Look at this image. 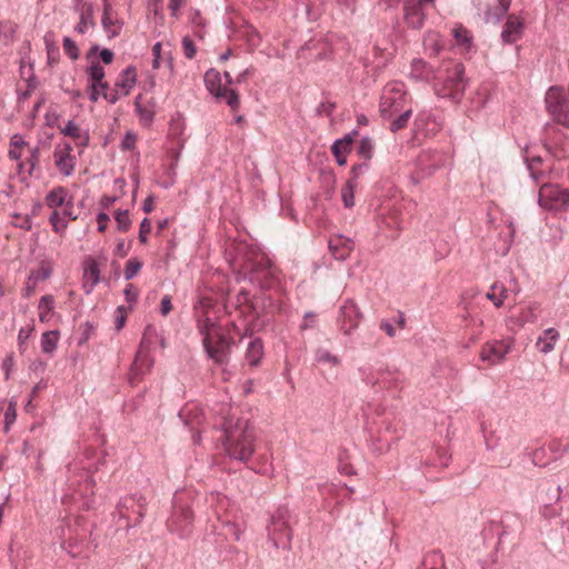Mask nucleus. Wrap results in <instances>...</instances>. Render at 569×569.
I'll use <instances>...</instances> for the list:
<instances>
[{"instance_id":"38","label":"nucleus","mask_w":569,"mask_h":569,"mask_svg":"<svg viewBox=\"0 0 569 569\" xmlns=\"http://www.w3.org/2000/svg\"><path fill=\"white\" fill-rule=\"evenodd\" d=\"M63 50L71 60L79 58V49L76 42L69 37L63 38Z\"/></svg>"},{"instance_id":"14","label":"nucleus","mask_w":569,"mask_h":569,"mask_svg":"<svg viewBox=\"0 0 569 569\" xmlns=\"http://www.w3.org/2000/svg\"><path fill=\"white\" fill-rule=\"evenodd\" d=\"M329 249L337 260H346L355 249V242L351 238L336 234L329 240Z\"/></svg>"},{"instance_id":"31","label":"nucleus","mask_w":569,"mask_h":569,"mask_svg":"<svg viewBox=\"0 0 569 569\" xmlns=\"http://www.w3.org/2000/svg\"><path fill=\"white\" fill-rule=\"evenodd\" d=\"M358 153L365 159L370 160L373 154V141L369 137H363L359 141Z\"/></svg>"},{"instance_id":"24","label":"nucleus","mask_w":569,"mask_h":569,"mask_svg":"<svg viewBox=\"0 0 569 569\" xmlns=\"http://www.w3.org/2000/svg\"><path fill=\"white\" fill-rule=\"evenodd\" d=\"M44 44L47 50L48 64L53 66L59 61L60 51L52 40L50 33L44 36Z\"/></svg>"},{"instance_id":"59","label":"nucleus","mask_w":569,"mask_h":569,"mask_svg":"<svg viewBox=\"0 0 569 569\" xmlns=\"http://www.w3.org/2000/svg\"><path fill=\"white\" fill-rule=\"evenodd\" d=\"M24 146H27V142L24 141L22 136L16 133L11 137L10 147L20 149Z\"/></svg>"},{"instance_id":"56","label":"nucleus","mask_w":569,"mask_h":569,"mask_svg":"<svg viewBox=\"0 0 569 569\" xmlns=\"http://www.w3.org/2000/svg\"><path fill=\"white\" fill-rule=\"evenodd\" d=\"M109 216L104 212H100L97 216V222H98V231L103 232L107 229L108 222H109Z\"/></svg>"},{"instance_id":"52","label":"nucleus","mask_w":569,"mask_h":569,"mask_svg":"<svg viewBox=\"0 0 569 569\" xmlns=\"http://www.w3.org/2000/svg\"><path fill=\"white\" fill-rule=\"evenodd\" d=\"M358 132L355 130L352 131L351 133H348L346 134L342 139H338L336 140L335 142H340V146L343 147V150L345 151H350L351 149V143L353 141V137L357 134Z\"/></svg>"},{"instance_id":"42","label":"nucleus","mask_w":569,"mask_h":569,"mask_svg":"<svg viewBox=\"0 0 569 569\" xmlns=\"http://www.w3.org/2000/svg\"><path fill=\"white\" fill-rule=\"evenodd\" d=\"M49 221L56 232H60L67 227L66 220L56 210L51 213Z\"/></svg>"},{"instance_id":"57","label":"nucleus","mask_w":569,"mask_h":569,"mask_svg":"<svg viewBox=\"0 0 569 569\" xmlns=\"http://www.w3.org/2000/svg\"><path fill=\"white\" fill-rule=\"evenodd\" d=\"M52 308H53V298L48 295L41 297L40 302H39V309L50 311Z\"/></svg>"},{"instance_id":"22","label":"nucleus","mask_w":569,"mask_h":569,"mask_svg":"<svg viewBox=\"0 0 569 569\" xmlns=\"http://www.w3.org/2000/svg\"><path fill=\"white\" fill-rule=\"evenodd\" d=\"M60 333L58 330L47 331L41 337V350L43 353L51 355L56 351Z\"/></svg>"},{"instance_id":"32","label":"nucleus","mask_w":569,"mask_h":569,"mask_svg":"<svg viewBox=\"0 0 569 569\" xmlns=\"http://www.w3.org/2000/svg\"><path fill=\"white\" fill-rule=\"evenodd\" d=\"M315 357L317 362H328L332 366H338L340 363V359L337 356L323 348L317 349Z\"/></svg>"},{"instance_id":"64","label":"nucleus","mask_w":569,"mask_h":569,"mask_svg":"<svg viewBox=\"0 0 569 569\" xmlns=\"http://www.w3.org/2000/svg\"><path fill=\"white\" fill-rule=\"evenodd\" d=\"M380 328L389 336V337H395L396 335V330L393 328V326L388 322V321H382L381 325H380Z\"/></svg>"},{"instance_id":"28","label":"nucleus","mask_w":569,"mask_h":569,"mask_svg":"<svg viewBox=\"0 0 569 569\" xmlns=\"http://www.w3.org/2000/svg\"><path fill=\"white\" fill-rule=\"evenodd\" d=\"M509 7V0H498V4L487 12V19H492L496 22L499 21L507 13Z\"/></svg>"},{"instance_id":"26","label":"nucleus","mask_w":569,"mask_h":569,"mask_svg":"<svg viewBox=\"0 0 569 569\" xmlns=\"http://www.w3.org/2000/svg\"><path fill=\"white\" fill-rule=\"evenodd\" d=\"M86 7H87V10L81 13L80 20L74 28V30L81 34H83L87 31L89 23L91 26L94 24V22L92 20V16H93L92 4H86Z\"/></svg>"},{"instance_id":"44","label":"nucleus","mask_w":569,"mask_h":569,"mask_svg":"<svg viewBox=\"0 0 569 569\" xmlns=\"http://www.w3.org/2000/svg\"><path fill=\"white\" fill-rule=\"evenodd\" d=\"M17 412H16V401L11 400L9 406L4 412V423L6 430H9V427L16 421Z\"/></svg>"},{"instance_id":"4","label":"nucleus","mask_w":569,"mask_h":569,"mask_svg":"<svg viewBox=\"0 0 569 569\" xmlns=\"http://www.w3.org/2000/svg\"><path fill=\"white\" fill-rule=\"evenodd\" d=\"M288 520L289 510L286 507L278 508L271 517L270 525L268 526V536L276 548H290L291 530L288 526Z\"/></svg>"},{"instance_id":"2","label":"nucleus","mask_w":569,"mask_h":569,"mask_svg":"<svg viewBox=\"0 0 569 569\" xmlns=\"http://www.w3.org/2000/svg\"><path fill=\"white\" fill-rule=\"evenodd\" d=\"M440 73L441 81L435 84L436 94L441 98H448L453 102H459L467 87L463 64L453 60L446 61L441 67Z\"/></svg>"},{"instance_id":"36","label":"nucleus","mask_w":569,"mask_h":569,"mask_svg":"<svg viewBox=\"0 0 569 569\" xmlns=\"http://www.w3.org/2000/svg\"><path fill=\"white\" fill-rule=\"evenodd\" d=\"M102 27L106 32L110 34V37H116L119 34L121 24L117 21H113L111 16H102Z\"/></svg>"},{"instance_id":"6","label":"nucleus","mask_w":569,"mask_h":569,"mask_svg":"<svg viewBox=\"0 0 569 569\" xmlns=\"http://www.w3.org/2000/svg\"><path fill=\"white\" fill-rule=\"evenodd\" d=\"M523 160L529 171V176L537 184L548 182L556 177L553 167L547 159L540 156L530 154L528 150L525 151Z\"/></svg>"},{"instance_id":"3","label":"nucleus","mask_w":569,"mask_h":569,"mask_svg":"<svg viewBox=\"0 0 569 569\" xmlns=\"http://www.w3.org/2000/svg\"><path fill=\"white\" fill-rule=\"evenodd\" d=\"M538 203L546 210L566 212L569 210V188L549 181L542 182L538 192Z\"/></svg>"},{"instance_id":"37","label":"nucleus","mask_w":569,"mask_h":569,"mask_svg":"<svg viewBox=\"0 0 569 569\" xmlns=\"http://www.w3.org/2000/svg\"><path fill=\"white\" fill-rule=\"evenodd\" d=\"M141 268L142 263L138 259L128 260L124 268L126 280H131L134 278Z\"/></svg>"},{"instance_id":"15","label":"nucleus","mask_w":569,"mask_h":569,"mask_svg":"<svg viewBox=\"0 0 569 569\" xmlns=\"http://www.w3.org/2000/svg\"><path fill=\"white\" fill-rule=\"evenodd\" d=\"M72 147L70 143H64L62 147H57L54 150L56 166L64 176H70L74 170V158L71 156Z\"/></svg>"},{"instance_id":"30","label":"nucleus","mask_w":569,"mask_h":569,"mask_svg":"<svg viewBox=\"0 0 569 569\" xmlns=\"http://www.w3.org/2000/svg\"><path fill=\"white\" fill-rule=\"evenodd\" d=\"M452 36L455 37L456 41L459 44L465 46L466 49L470 48L472 37L468 29L463 28L462 26H459L452 30Z\"/></svg>"},{"instance_id":"51","label":"nucleus","mask_w":569,"mask_h":569,"mask_svg":"<svg viewBox=\"0 0 569 569\" xmlns=\"http://www.w3.org/2000/svg\"><path fill=\"white\" fill-rule=\"evenodd\" d=\"M136 141H137L136 134L132 132H127L121 142V147L123 150H131L134 148Z\"/></svg>"},{"instance_id":"48","label":"nucleus","mask_w":569,"mask_h":569,"mask_svg":"<svg viewBox=\"0 0 569 569\" xmlns=\"http://www.w3.org/2000/svg\"><path fill=\"white\" fill-rule=\"evenodd\" d=\"M151 231V222L148 218H144L140 223L139 240L142 243L147 242V234Z\"/></svg>"},{"instance_id":"50","label":"nucleus","mask_w":569,"mask_h":569,"mask_svg":"<svg viewBox=\"0 0 569 569\" xmlns=\"http://www.w3.org/2000/svg\"><path fill=\"white\" fill-rule=\"evenodd\" d=\"M126 300L130 303H133L138 299V290L132 283H128L124 288Z\"/></svg>"},{"instance_id":"29","label":"nucleus","mask_w":569,"mask_h":569,"mask_svg":"<svg viewBox=\"0 0 569 569\" xmlns=\"http://www.w3.org/2000/svg\"><path fill=\"white\" fill-rule=\"evenodd\" d=\"M40 160V150L38 147H34L30 150V156L26 159L24 162H19L18 167L19 170H22L24 166H28V173L29 176L32 174L33 170L37 168Z\"/></svg>"},{"instance_id":"19","label":"nucleus","mask_w":569,"mask_h":569,"mask_svg":"<svg viewBox=\"0 0 569 569\" xmlns=\"http://www.w3.org/2000/svg\"><path fill=\"white\" fill-rule=\"evenodd\" d=\"M136 81V69L130 66L121 72L120 79L117 81L116 87L122 90V96H127L129 94L130 90L134 87Z\"/></svg>"},{"instance_id":"45","label":"nucleus","mask_w":569,"mask_h":569,"mask_svg":"<svg viewBox=\"0 0 569 569\" xmlns=\"http://www.w3.org/2000/svg\"><path fill=\"white\" fill-rule=\"evenodd\" d=\"M561 487L560 486H557V487H553V486H549L547 489H546V499H543V501L546 503H551L552 501H558L560 499V496H561Z\"/></svg>"},{"instance_id":"27","label":"nucleus","mask_w":569,"mask_h":569,"mask_svg":"<svg viewBox=\"0 0 569 569\" xmlns=\"http://www.w3.org/2000/svg\"><path fill=\"white\" fill-rule=\"evenodd\" d=\"M355 189L356 182L348 180L341 189V198L346 208H352L355 206Z\"/></svg>"},{"instance_id":"23","label":"nucleus","mask_w":569,"mask_h":569,"mask_svg":"<svg viewBox=\"0 0 569 569\" xmlns=\"http://www.w3.org/2000/svg\"><path fill=\"white\" fill-rule=\"evenodd\" d=\"M508 290L502 283L495 282L490 287V291L487 292L486 298L493 302V305L499 308L503 305L505 299L507 298Z\"/></svg>"},{"instance_id":"12","label":"nucleus","mask_w":569,"mask_h":569,"mask_svg":"<svg viewBox=\"0 0 569 569\" xmlns=\"http://www.w3.org/2000/svg\"><path fill=\"white\" fill-rule=\"evenodd\" d=\"M341 330L345 335H350L358 327L361 318L360 311L353 300H346L340 308Z\"/></svg>"},{"instance_id":"13","label":"nucleus","mask_w":569,"mask_h":569,"mask_svg":"<svg viewBox=\"0 0 569 569\" xmlns=\"http://www.w3.org/2000/svg\"><path fill=\"white\" fill-rule=\"evenodd\" d=\"M209 300L207 298H199L198 305L194 306L197 315V328L202 336V340L206 338H212L211 332L217 333L216 323L207 316L203 308L208 307Z\"/></svg>"},{"instance_id":"33","label":"nucleus","mask_w":569,"mask_h":569,"mask_svg":"<svg viewBox=\"0 0 569 569\" xmlns=\"http://www.w3.org/2000/svg\"><path fill=\"white\" fill-rule=\"evenodd\" d=\"M114 220L117 222L118 229L122 232H126L131 227V220L129 218L128 210H118L114 214Z\"/></svg>"},{"instance_id":"62","label":"nucleus","mask_w":569,"mask_h":569,"mask_svg":"<svg viewBox=\"0 0 569 569\" xmlns=\"http://www.w3.org/2000/svg\"><path fill=\"white\" fill-rule=\"evenodd\" d=\"M117 197L103 196L101 198L100 204L103 209H108L117 201Z\"/></svg>"},{"instance_id":"18","label":"nucleus","mask_w":569,"mask_h":569,"mask_svg":"<svg viewBox=\"0 0 569 569\" xmlns=\"http://www.w3.org/2000/svg\"><path fill=\"white\" fill-rule=\"evenodd\" d=\"M402 94L401 89H392L391 92H386L381 97L380 101V112L383 117H391L393 112L398 111L397 99Z\"/></svg>"},{"instance_id":"25","label":"nucleus","mask_w":569,"mask_h":569,"mask_svg":"<svg viewBox=\"0 0 569 569\" xmlns=\"http://www.w3.org/2000/svg\"><path fill=\"white\" fill-rule=\"evenodd\" d=\"M540 315V306L538 303H530L521 310L520 321L523 323H533Z\"/></svg>"},{"instance_id":"63","label":"nucleus","mask_w":569,"mask_h":569,"mask_svg":"<svg viewBox=\"0 0 569 569\" xmlns=\"http://www.w3.org/2000/svg\"><path fill=\"white\" fill-rule=\"evenodd\" d=\"M50 270L46 268H41L36 272H32V276L36 278V280H44L50 277Z\"/></svg>"},{"instance_id":"21","label":"nucleus","mask_w":569,"mask_h":569,"mask_svg":"<svg viewBox=\"0 0 569 569\" xmlns=\"http://www.w3.org/2000/svg\"><path fill=\"white\" fill-rule=\"evenodd\" d=\"M67 189L63 187H56L53 188L47 196H46V204L49 208H58L66 203V197H67Z\"/></svg>"},{"instance_id":"41","label":"nucleus","mask_w":569,"mask_h":569,"mask_svg":"<svg viewBox=\"0 0 569 569\" xmlns=\"http://www.w3.org/2000/svg\"><path fill=\"white\" fill-rule=\"evenodd\" d=\"M134 500H136V496L123 497L119 500V502L117 505V510L121 518L127 517L124 513V510H129L130 508H132L134 505Z\"/></svg>"},{"instance_id":"46","label":"nucleus","mask_w":569,"mask_h":569,"mask_svg":"<svg viewBox=\"0 0 569 569\" xmlns=\"http://www.w3.org/2000/svg\"><path fill=\"white\" fill-rule=\"evenodd\" d=\"M369 169V163H368V160H365L363 162L361 163H358V164H355L352 166L351 168V178L349 180H352L353 182H356V180L365 172H367Z\"/></svg>"},{"instance_id":"17","label":"nucleus","mask_w":569,"mask_h":569,"mask_svg":"<svg viewBox=\"0 0 569 569\" xmlns=\"http://www.w3.org/2000/svg\"><path fill=\"white\" fill-rule=\"evenodd\" d=\"M560 335L557 329L548 328L538 337L536 347L541 353H549L553 350Z\"/></svg>"},{"instance_id":"5","label":"nucleus","mask_w":569,"mask_h":569,"mask_svg":"<svg viewBox=\"0 0 569 569\" xmlns=\"http://www.w3.org/2000/svg\"><path fill=\"white\" fill-rule=\"evenodd\" d=\"M204 83L207 89L217 99L224 100L232 109L239 106V96L233 89H229L221 83V74L214 69H210L204 74Z\"/></svg>"},{"instance_id":"53","label":"nucleus","mask_w":569,"mask_h":569,"mask_svg":"<svg viewBox=\"0 0 569 569\" xmlns=\"http://www.w3.org/2000/svg\"><path fill=\"white\" fill-rule=\"evenodd\" d=\"M136 496V500H134V503L138 505L139 507V510H138V522L141 521V519L143 518L144 516V509H146V506H147V499L141 496V495H134Z\"/></svg>"},{"instance_id":"35","label":"nucleus","mask_w":569,"mask_h":569,"mask_svg":"<svg viewBox=\"0 0 569 569\" xmlns=\"http://www.w3.org/2000/svg\"><path fill=\"white\" fill-rule=\"evenodd\" d=\"M84 277L90 281V290L99 282L100 270L96 262H91L84 270Z\"/></svg>"},{"instance_id":"7","label":"nucleus","mask_w":569,"mask_h":569,"mask_svg":"<svg viewBox=\"0 0 569 569\" xmlns=\"http://www.w3.org/2000/svg\"><path fill=\"white\" fill-rule=\"evenodd\" d=\"M168 530L181 539L188 538L192 532V512L186 507H176L167 521Z\"/></svg>"},{"instance_id":"58","label":"nucleus","mask_w":569,"mask_h":569,"mask_svg":"<svg viewBox=\"0 0 569 569\" xmlns=\"http://www.w3.org/2000/svg\"><path fill=\"white\" fill-rule=\"evenodd\" d=\"M34 87H36V84H34V76L32 74L28 79V90H26L24 92L20 93L19 100H27L30 97L31 91L34 89Z\"/></svg>"},{"instance_id":"1","label":"nucleus","mask_w":569,"mask_h":569,"mask_svg":"<svg viewBox=\"0 0 569 569\" xmlns=\"http://www.w3.org/2000/svg\"><path fill=\"white\" fill-rule=\"evenodd\" d=\"M223 445L230 458L247 462L254 452V429L247 421L232 417L223 418Z\"/></svg>"},{"instance_id":"55","label":"nucleus","mask_w":569,"mask_h":569,"mask_svg":"<svg viewBox=\"0 0 569 569\" xmlns=\"http://www.w3.org/2000/svg\"><path fill=\"white\" fill-rule=\"evenodd\" d=\"M172 309L171 305V298L170 296L166 295L162 297L160 302V312L162 316H167Z\"/></svg>"},{"instance_id":"54","label":"nucleus","mask_w":569,"mask_h":569,"mask_svg":"<svg viewBox=\"0 0 569 569\" xmlns=\"http://www.w3.org/2000/svg\"><path fill=\"white\" fill-rule=\"evenodd\" d=\"M32 331H33V327L21 328L19 330L18 342H19L20 348H22V346L27 342V340L29 339Z\"/></svg>"},{"instance_id":"16","label":"nucleus","mask_w":569,"mask_h":569,"mask_svg":"<svg viewBox=\"0 0 569 569\" xmlns=\"http://www.w3.org/2000/svg\"><path fill=\"white\" fill-rule=\"evenodd\" d=\"M522 30L523 22L515 14H511L505 23L501 32V39L506 43H513L521 37Z\"/></svg>"},{"instance_id":"39","label":"nucleus","mask_w":569,"mask_h":569,"mask_svg":"<svg viewBox=\"0 0 569 569\" xmlns=\"http://www.w3.org/2000/svg\"><path fill=\"white\" fill-rule=\"evenodd\" d=\"M89 76L92 80V83H100V81L103 80L106 73H104V69L102 66H100L99 62H93L90 67H89Z\"/></svg>"},{"instance_id":"9","label":"nucleus","mask_w":569,"mask_h":569,"mask_svg":"<svg viewBox=\"0 0 569 569\" xmlns=\"http://www.w3.org/2000/svg\"><path fill=\"white\" fill-rule=\"evenodd\" d=\"M217 341L213 343L212 338L202 340L204 350L210 359L217 365H223L229 360L230 340L220 332H217Z\"/></svg>"},{"instance_id":"49","label":"nucleus","mask_w":569,"mask_h":569,"mask_svg":"<svg viewBox=\"0 0 569 569\" xmlns=\"http://www.w3.org/2000/svg\"><path fill=\"white\" fill-rule=\"evenodd\" d=\"M182 47H183L184 56L188 59H192L196 54V46H194L193 41L189 37H184L182 40Z\"/></svg>"},{"instance_id":"61","label":"nucleus","mask_w":569,"mask_h":569,"mask_svg":"<svg viewBox=\"0 0 569 569\" xmlns=\"http://www.w3.org/2000/svg\"><path fill=\"white\" fill-rule=\"evenodd\" d=\"M113 52L110 50V49H102L100 51V58L101 60L106 63V64H109L112 62L113 60Z\"/></svg>"},{"instance_id":"11","label":"nucleus","mask_w":569,"mask_h":569,"mask_svg":"<svg viewBox=\"0 0 569 569\" xmlns=\"http://www.w3.org/2000/svg\"><path fill=\"white\" fill-rule=\"evenodd\" d=\"M274 277L276 269L270 264L269 261L262 259L252 267L250 281L257 283L261 288H269Z\"/></svg>"},{"instance_id":"43","label":"nucleus","mask_w":569,"mask_h":569,"mask_svg":"<svg viewBox=\"0 0 569 569\" xmlns=\"http://www.w3.org/2000/svg\"><path fill=\"white\" fill-rule=\"evenodd\" d=\"M331 151L336 158V161L339 166H345L347 163V158L345 153L348 151L343 150V147L340 146V142H333L331 147Z\"/></svg>"},{"instance_id":"10","label":"nucleus","mask_w":569,"mask_h":569,"mask_svg":"<svg viewBox=\"0 0 569 569\" xmlns=\"http://www.w3.org/2000/svg\"><path fill=\"white\" fill-rule=\"evenodd\" d=\"M511 343L506 341L488 342L482 347L480 358L489 365L501 362L505 357L510 352Z\"/></svg>"},{"instance_id":"20","label":"nucleus","mask_w":569,"mask_h":569,"mask_svg":"<svg viewBox=\"0 0 569 569\" xmlns=\"http://www.w3.org/2000/svg\"><path fill=\"white\" fill-rule=\"evenodd\" d=\"M263 356V345L260 338H254L248 345L246 351V359L250 366L256 367L259 365Z\"/></svg>"},{"instance_id":"60","label":"nucleus","mask_w":569,"mask_h":569,"mask_svg":"<svg viewBox=\"0 0 569 569\" xmlns=\"http://www.w3.org/2000/svg\"><path fill=\"white\" fill-rule=\"evenodd\" d=\"M184 0H169V9L173 17L178 16L179 9L182 7Z\"/></svg>"},{"instance_id":"40","label":"nucleus","mask_w":569,"mask_h":569,"mask_svg":"<svg viewBox=\"0 0 569 569\" xmlns=\"http://www.w3.org/2000/svg\"><path fill=\"white\" fill-rule=\"evenodd\" d=\"M139 98H140V97H138V98L136 99V102H134V104H136V111L138 112V114H139V117H140L141 121H143L144 123H150V122L153 120V116H154V113H153V111H152V110H150L149 108H147V107L142 106V104L139 102Z\"/></svg>"},{"instance_id":"34","label":"nucleus","mask_w":569,"mask_h":569,"mask_svg":"<svg viewBox=\"0 0 569 569\" xmlns=\"http://www.w3.org/2000/svg\"><path fill=\"white\" fill-rule=\"evenodd\" d=\"M411 114H412V111H411L410 109H408V110L403 111L402 113H400V114H399V116H398V117H397V118L391 122V124H390V130H391L392 132H397V131H399V130L403 129V128L407 126V123H408V121H409V119H410Z\"/></svg>"},{"instance_id":"8","label":"nucleus","mask_w":569,"mask_h":569,"mask_svg":"<svg viewBox=\"0 0 569 569\" xmlns=\"http://www.w3.org/2000/svg\"><path fill=\"white\" fill-rule=\"evenodd\" d=\"M435 0H403V19L412 29L422 28L426 20V9Z\"/></svg>"},{"instance_id":"47","label":"nucleus","mask_w":569,"mask_h":569,"mask_svg":"<svg viewBox=\"0 0 569 569\" xmlns=\"http://www.w3.org/2000/svg\"><path fill=\"white\" fill-rule=\"evenodd\" d=\"M61 132L64 136H68V137L74 138V139H80L81 138V132H80L78 126L73 121H71V120L68 121V123L61 130Z\"/></svg>"}]
</instances>
